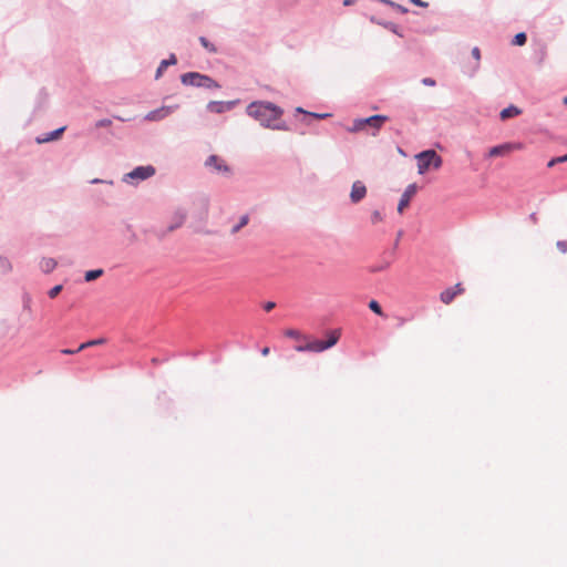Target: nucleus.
<instances>
[{
    "instance_id": "1",
    "label": "nucleus",
    "mask_w": 567,
    "mask_h": 567,
    "mask_svg": "<svg viewBox=\"0 0 567 567\" xmlns=\"http://www.w3.org/2000/svg\"><path fill=\"white\" fill-rule=\"evenodd\" d=\"M248 116L255 118L261 126L270 130L287 131L288 126L285 122L277 121L282 116L284 111L271 102L255 101L246 107Z\"/></svg>"
},
{
    "instance_id": "2",
    "label": "nucleus",
    "mask_w": 567,
    "mask_h": 567,
    "mask_svg": "<svg viewBox=\"0 0 567 567\" xmlns=\"http://www.w3.org/2000/svg\"><path fill=\"white\" fill-rule=\"evenodd\" d=\"M181 82L184 85L203 87L207 90L220 89V84L213 78L199 72H187L181 75Z\"/></svg>"
},
{
    "instance_id": "3",
    "label": "nucleus",
    "mask_w": 567,
    "mask_h": 567,
    "mask_svg": "<svg viewBox=\"0 0 567 567\" xmlns=\"http://www.w3.org/2000/svg\"><path fill=\"white\" fill-rule=\"evenodd\" d=\"M340 338L339 330H333L329 333L327 340H313L306 344H299L296 347L298 352H322L337 344Z\"/></svg>"
},
{
    "instance_id": "4",
    "label": "nucleus",
    "mask_w": 567,
    "mask_h": 567,
    "mask_svg": "<svg viewBox=\"0 0 567 567\" xmlns=\"http://www.w3.org/2000/svg\"><path fill=\"white\" fill-rule=\"evenodd\" d=\"M415 158L417 161V172L421 175L427 172L431 166L440 168L443 162L442 157L434 150L423 151Z\"/></svg>"
},
{
    "instance_id": "5",
    "label": "nucleus",
    "mask_w": 567,
    "mask_h": 567,
    "mask_svg": "<svg viewBox=\"0 0 567 567\" xmlns=\"http://www.w3.org/2000/svg\"><path fill=\"white\" fill-rule=\"evenodd\" d=\"M155 174L156 168L153 165L136 166L131 172L124 174L122 181L135 185L138 182L153 177Z\"/></svg>"
},
{
    "instance_id": "6",
    "label": "nucleus",
    "mask_w": 567,
    "mask_h": 567,
    "mask_svg": "<svg viewBox=\"0 0 567 567\" xmlns=\"http://www.w3.org/2000/svg\"><path fill=\"white\" fill-rule=\"evenodd\" d=\"M178 109L177 104L174 105H163L156 110L150 111L144 116V121L147 122H159L168 117Z\"/></svg>"
},
{
    "instance_id": "7",
    "label": "nucleus",
    "mask_w": 567,
    "mask_h": 567,
    "mask_svg": "<svg viewBox=\"0 0 567 567\" xmlns=\"http://www.w3.org/2000/svg\"><path fill=\"white\" fill-rule=\"evenodd\" d=\"M205 167L223 175H229L231 173V168L218 155H209L205 161Z\"/></svg>"
},
{
    "instance_id": "8",
    "label": "nucleus",
    "mask_w": 567,
    "mask_h": 567,
    "mask_svg": "<svg viewBox=\"0 0 567 567\" xmlns=\"http://www.w3.org/2000/svg\"><path fill=\"white\" fill-rule=\"evenodd\" d=\"M238 103V100L235 101H210L206 105L208 112L221 114L228 111H231Z\"/></svg>"
},
{
    "instance_id": "9",
    "label": "nucleus",
    "mask_w": 567,
    "mask_h": 567,
    "mask_svg": "<svg viewBox=\"0 0 567 567\" xmlns=\"http://www.w3.org/2000/svg\"><path fill=\"white\" fill-rule=\"evenodd\" d=\"M388 120L389 118L386 115L375 114V115L363 118L364 127H367V126L371 127L373 130L371 135L375 136L378 134V132L380 131V128L382 127V125Z\"/></svg>"
},
{
    "instance_id": "10",
    "label": "nucleus",
    "mask_w": 567,
    "mask_h": 567,
    "mask_svg": "<svg viewBox=\"0 0 567 567\" xmlns=\"http://www.w3.org/2000/svg\"><path fill=\"white\" fill-rule=\"evenodd\" d=\"M417 186L416 184H410L403 192L401 199L398 205V212L401 214L405 207L409 206L411 198L416 194Z\"/></svg>"
},
{
    "instance_id": "11",
    "label": "nucleus",
    "mask_w": 567,
    "mask_h": 567,
    "mask_svg": "<svg viewBox=\"0 0 567 567\" xmlns=\"http://www.w3.org/2000/svg\"><path fill=\"white\" fill-rule=\"evenodd\" d=\"M367 195V187L361 181H355L352 184L350 192V199L353 204L361 202Z\"/></svg>"
},
{
    "instance_id": "12",
    "label": "nucleus",
    "mask_w": 567,
    "mask_h": 567,
    "mask_svg": "<svg viewBox=\"0 0 567 567\" xmlns=\"http://www.w3.org/2000/svg\"><path fill=\"white\" fill-rule=\"evenodd\" d=\"M187 212L184 208H177L172 217V221L167 227V231H174L175 229L179 228L184 221L186 220Z\"/></svg>"
},
{
    "instance_id": "13",
    "label": "nucleus",
    "mask_w": 567,
    "mask_h": 567,
    "mask_svg": "<svg viewBox=\"0 0 567 567\" xmlns=\"http://www.w3.org/2000/svg\"><path fill=\"white\" fill-rule=\"evenodd\" d=\"M66 130V126H61L52 132H49V133H45V134H42L40 136H37L35 137V143L37 144H44V143H49V142H52V141H56L59 140L62 134L64 133V131Z\"/></svg>"
},
{
    "instance_id": "14",
    "label": "nucleus",
    "mask_w": 567,
    "mask_h": 567,
    "mask_svg": "<svg viewBox=\"0 0 567 567\" xmlns=\"http://www.w3.org/2000/svg\"><path fill=\"white\" fill-rule=\"evenodd\" d=\"M516 147L513 143H504L501 145H496L489 148L487 156L488 157H496V156H503L514 150Z\"/></svg>"
},
{
    "instance_id": "15",
    "label": "nucleus",
    "mask_w": 567,
    "mask_h": 567,
    "mask_svg": "<svg viewBox=\"0 0 567 567\" xmlns=\"http://www.w3.org/2000/svg\"><path fill=\"white\" fill-rule=\"evenodd\" d=\"M58 266V262L54 258L43 257L39 262V268L43 274L52 272Z\"/></svg>"
},
{
    "instance_id": "16",
    "label": "nucleus",
    "mask_w": 567,
    "mask_h": 567,
    "mask_svg": "<svg viewBox=\"0 0 567 567\" xmlns=\"http://www.w3.org/2000/svg\"><path fill=\"white\" fill-rule=\"evenodd\" d=\"M177 63V59L175 56V54H171L168 59H165V60H162L157 70H156V73H155V79L158 80L162 75H163V72L169 66V65H175Z\"/></svg>"
},
{
    "instance_id": "17",
    "label": "nucleus",
    "mask_w": 567,
    "mask_h": 567,
    "mask_svg": "<svg viewBox=\"0 0 567 567\" xmlns=\"http://www.w3.org/2000/svg\"><path fill=\"white\" fill-rule=\"evenodd\" d=\"M522 114V110L516 105L511 104L509 106L503 109L499 113V117L502 121H506L508 118L518 116Z\"/></svg>"
},
{
    "instance_id": "18",
    "label": "nucleus",
    "mask_w": 567,
    "mask_h": 567,
    "mask_svg": "<svg viewBox=\"0 0 567 567\" xmlns=\"http://www.w3.org/2000/svg\"><path fill=\"white\" fill-rule=\"evenodd\" d=\"M249 219L250 218L248 214L241 215L238 219V223L231 227L230 234L236 235L237 233H239L245 226L248 225Z\"/></svg>"
},
{
    "instance_id": "19",
    "label": "nucleus",
    "mask_w": 567,
    "mask_h": 567,
    "mask_svg": "<svg viewBox=\"0 0 567 567\" xmlns=\"http://www.w3.org/2000/svg\"><path fill=\"white\" fill-rule=\"evenodd\" d=\"M456 296H457V292H456V291H454V289H453V288H447V289H445L444 291H442V292H441L440 298H441V301H442L443 303L449 305V303H451V302L453 301V299H454Z\"/></svg>"
},
{
    "instance_id": "20",
    "label": "nucleus",
    "mask_w": 567,
    "mask_h": 567,
    "mask_svg": "<svg viewBox=\"0 0 567 567\" xmlns=\"http://www.w3.org/2000/svg\"><path fill=\"white\" fill-rule=\"evenodd\" d=\"M471 54H472V56H473V58L475 59V61H476V64L474 65V68H473L472 72H471V74H470V76H474V75H475V73H476V72L478 71V69H480V60H481V50H480V48H478V47H474V48L472 49V51H471Z\"/></svg>"
},
{
    "instance_id": "21",
    "label": "nucleus",
    "mask_w": 567,
    "mask_h": 567,
    "mask_svg": "<svg viewBox=\"0 0 567 567\" xmlns=\"http://www.w3.org/2000/svg\"><path fill=\"white\" fill-rule=\"evenodd\" d=\"M12 270L11 261L6 257L0 255V271L2 274H9Z\"/></svg>"
},
{
    "instance_id": "22",
    "label": "nucleus",
    "mask_w": 567,
    "mask_h": 567,
    "mask_svg": "<svg viewBox=\"0 0 567 567\" xmlns=\"http://www.w3.org/2000/svg\"><path fill=\"white\" fill-rule=\"evenodd\" d=\"M103 272H104L103 269L89 270L85 272L84 279L87 282L93 281V280L100 278L103 275Z\"/></svg>"
},
{
    "instance_id": "23",
    "label": "nucleus",
    "mask_w": 567,
    "mask_h": 567,
    "mask_svg": "<svg viewBox=\"0 0 567 567\" xmlns=\"http://www.w3.org/2000/svg\"><path fill=\"white\" fill-rule=\"evenodd\" d=\"M365 127H364V122H363V118H355L352 123V126L348 127V132L350 133H357V132H360V131H363Z\"/></svg>"
},
{
    "instance_id": "24",
    "label": "nucleus",
    "mask_w": 567,
    "mask_h": 567,
    "mask_svg": "<svg viewBox=\"0 0 567 567\" xmlns=\"http://www.w3.org/2000/svg\"><path fill=\"white\" fill-rule=\"evenodd\" d=\"M105 339L104 338H99V339H94V340H90L87 342H84L82 344H80V347L76 349V351H82L89 347H93V346H99V344H103L105 343Z\"/></svg>"
},
{
    "instance_id": "25",
    "label": "nucleus",
    "mask_w": 567,
    "mask_h": 567,
    "mask_svg": "<svg viewBox=\"0 0 567 567\" xmlns=\"http://www.w3.org/2000/svg\"><path fill=\"white\" fill-rule=\"evenodd\" d=\"M527 42V35L525 32H519L515 34V37L512 40L513 45L522 47Z\"/></svg>"
},
{
    "instance_id": "26",
    "label": "nucleus",
    "mask_w": 567,
    "mask_h": 567,
    "mask_svg": "<svg viewBox=\"0 0 567 567\" xmlns=\"http://www.w3.org/2000/svg\"><path fill=\"white\" fill-rule=\"evenodd\" d=\"M200 44L209 52V53H216L217 48L214 43H212L207 38L199 37Z\"/></svg>"
},
{
    "instance_id": "27",
    "label": "nucleus",
    "mask_w": 567,
    "mask_h": 567,
    "mask_svg": "<svg viewBox=\"0 0 567 567\" xmlns=\"http://www.w3.org/2000/svg\"><path fill=\"white\" fill-rule=\"evenodd\" d=\"M369 309L378 316H381V317L384 316L383 310L377 300H371L369 302Z\"/></svg>"
},
{
    "instance_id": "28",
    "label": "nucleus",
    "mask_w": 567,
    "mask_h": 567,
    "mask_svg": "<svg viewBox=\"0 0 567 567\" xmlns=\"http://www.w3.org/2000/svg\"><path fill=\"white\" fill-rule=\"evenodd\" d=\"M384 28L393 32L394 34H398L399 37H403V34L400 31V27L395 24L394 22H384L381 23Z\"/></svg>"
},
{
    "instance_id": "29",
    "label": "nucleus",
    "mask_w": 567,
    "mask_h": 567,
    "mask_svg": "<svg viewBox=\"0 0 567 567\" xmlns=\"http://www.w3.org/2000/svg\"><path fill=\"white\" fill-rule=\"evenodd\" d=\"M567 162V154L563 155V156H558V157H554L551 158L548 163H547V167H554L556 164H559V163H566Z\"/></svg>"
},
{
    "instance_id": "30",
    "label": "nucleus",
    "mask_w": 567,
    "mask_h": 567,
    "mask_svg": "<svg viewBox=\"0 0 567 567\" xmlns=\"http://www.w3.org/2000/svg\"><path fill=\"white\" fill-rule=\"evenodd\" d=\"M390 266V261H384L382 264L373 265L369 268L371 272H379L385 270Z\"/></svg>"
},
{
    "instance_id": "31",
    "label": "nucleus",
    "mask_w": 567,
    "mask_h": 567,
    "mask_svg": "<svg viewBox=\"0 0 567 567\" xmlns=\"http://www.w3.org/2000/svg\"><path fill=\"white\" fill-rule=\"evenodd\" d=\"M112 125V121L110 118H102L95 122L94 127L101 128V127H109Z\"/></svg>"
},
{
    "instance_id": "32",
    "label": "nucleus",
    "mask_w": 567,
    "mask_h": 567,
    "mask_svg": "<svg viewBox=\"0 0 567 567\" xmlns=\"http://www.w3.org/2000/svg\"><path fill=\"white\" fill-rule=\"evenodd\" d=\"M62 285H56L48 291V295L50 298H55L62 291Z\"/></svg>"
},
{
    "instance_id": "33",
    "label": "nucleus",
    "mask_w": 567,
    "mask_h": 567,
    "mask_svg": "<svg viewBox=\"0 0 567 567\" xmlns=\"http://www.w3.org/2000/svg\"><path fill=\"white\" fill-rule=\"evenodd\" d=\"M285 334L289 338H292V339H301L302 338V334L298 331V330H295V329H288Z\"/></svg>"
},
{
    "instance_id": "34",
    "label": "nucleus",
    "mask_w": 567,
    "mask_h": 567,
    "mask_svg": "<svg viewBox=\"0 0 567 567\" xmlns=\"http://www.w3.org/2000/svg\"><path fill=\"white\" fill-rule=\"evenodd\" d=\"M306 115L312 116L315 118L323 120L330 116L329 113H315V112H305Z\"/></svg>"
},
{
    "instance_id": "35",
    "label": "nucleus",
    "mask_w": 567,
    "mask_h": 567,
    "mask_svg": "<svg viewBox=\"0 0 567 567\" xmlns=\"http://www.w3.org/2000/svg\"><path fill=\"white\" fill-rule=\"evenodd\" d=\"M383 219L381 213L379 210H374L372 214H371V221L373 224H377L379 221H381Z\"/></svg>"
},
{
    "instance_id": "36",
    "label": "nucleus",
    "mask_w": 567,
    "mask_h": 567,
    "mask_svg": "<svg viewBox=\"0 0 567 567\" xmlns=\"http://www.w3.org/2000/svg\"><path fill=\"white\" fill-rule=\"evenodd\" d=\"M422 84L425 85V86H435L436 82L432 78H424L422 80Z\"/></svg>"
},
{
    "instance_id": "37",
    "label": "nucleus",
    "mask_w": 567,
    "mask_h": 567,
    "mask_svg": "<svg viewBox=\"0 0 567 567\" xmlns=\"http://www.w3.org/2000/svg\"><path fill=\"white\" fill-rule=\"evenodd\" d=\"M556 245H557V248H558L561 252H566V251H567V241H565V240H558Z\"/></svg>"
},
{
    "instance_id": "38",
    "label": "nucleus",
    "mask_w": 567,
    "mask_h": 567,
    "mask_svg": "<svg viewBox=\"0 0 567 567\" xmlns=\"http://www.w3.org/2000/svg\"><path fill=\"white\" fill-rule=\"evenodd\" d=\"M276 307V303L274 301H267L264 303V309L266 311H271Z\"/></svg>"
},
{
    "instance_id": "39",
    "label": "nucleus",
    "mask_w": 567,
    "mask_h": 567,
    "mask_svg": "<svg viewBox=\"0 0 567 567\" xmlns=\"http://www.w3.org/2000/svg\"><path fill=\"white\" fill-rule=\"evenodd\" d=\"M30 305H31V299L29 296H24V299H23V308L25 310H30Z\"/></svg>"
},
{
    "instance_id": "40",
    "label": "nucleus",
    "mask_w": 567,
    "mask_h": 567,
    "mask_svg": "<svg viewBox=\"0 0 567 567\" xmlns=\"http://www.w3.org/2000/svg\"><path fill=\"white\" fill-rule=\"evenodd\" d=\"M410 1H411L412 3H414V4L419 6V7H423V8L427 7V3H426V2H424V1H422V0H410Z\"/></svg>"
},
{
    "instance_id": "41",
    "label": "nucleus",
    "mask_w": 567,
    "mask_h": 567,
    "mask_svg": "<svg viewBox=\"0 0 567 567\" xmlns=\"http://www.w3.org/2000/svg\"><path fill=\"white\" fill-rule=\"evenodd\" d=\"M92 184H100V183H106V181H103V179H100V178H94L91 181ZM107 184H113L112 181H109Z\"/></svg>"
},
{
    "instance_id": "42",
    "label": "nucleus",
    "mask_w": 567,
    "mask_h": 567,
    "mask_svg": "<svg viewBox=\"0 0 567 567\" xmlns=\"http://www.w3.org/2000/svg\"><path fill=\"white\" fill-rule=\"evenodd\" d=\"M79 351L75 350H72V349H63L62 350V353L63 354H74V353H78Z\"/></svg>"
},
{
    "instance_id": "43",
    "label": "nucleus",
    "mask_w": 567,
    "mask_h": 567,
    "mask_svg": "<svg viewBox=\"0 0 567 567\" xmlns=\"http://www.w3.org/2000/svg\"><path fill=\"white\" fill-rule=\"evenodd\" d=\"M402 235H403V231H402V230H400V231L398 233L396 240H395V243H394V249L398 247L399 241H400V238L402 237Z\"/></svg>"
},
{
    "instance_id": "44",
    "label": "nucleus",
    "mask_w": 567,
    "mask_h": 567,
    "mask_svg": "<svg viewBox=\"0 0 567 567\" xmlns=\"http://www.w3.org/2000/svg\"><path fill=\"white\" fill-rule=\"evenodd\" d=\"M453 289H454V291H456V292H457V295H458V293H461V292L463 291V289H462V287H461V284H456V285H455V287H454Z\"/></svg>"
},
{
    "instance_id": "45",
    "label": "nucleus",
    "mask_w": 567,
    "mask_h": 567,
    "mask_svg": "<svg viewBox=\"0 0 567 567\" xmlns=\"http://www.w3.org/2000/svg\"><path fill=\"white\" fill-rule=\"evenodd\" d=\"M269 353V348L268 347H265L262 350H261V354L262 355H267Z\"/></svg>"
},
{
    "instance_id": "46",
    "label": "nucleus",
    "mask_w": 567,
    "mask_h": 567,
    "mask_svg": "<svg viewBox=\"0 0 567 567\" xmlns=\"http://www.w3.org/2000/svg\"><path fill=\"white\" fill-rule=\"evenodd\" d=\"M396 8L401 11V12H406L408 9H405L404 7L398 4Z\"/></svg>"
},
{
    "instance_id": "47",
    "label": "nucleus",
    "mask_w": 567,
    "mask_h": 567,
    "mask_svg": "<svg viewBox=\"0 0 567 567\" xmlns=\"http://www.w3.org/2000/svg\"><path fill=\"white\" fill-rule=\"evenodd\" d=\"M296 112L305 114V112H307V111L299 106L296 109Z\"/></svg>"
},
{
    "instance_id": "48",
    "label": "nucleus",
    "mask_w": 567,
    "mask_h": 567,
    "mask_svg": "<svg viewBox=\"0 0 567 567\" xmlns=\"http://www.w3.org/2000/svg\"><path fill=\"white\" fill-rule=\"evenodd\" d=\"M352 2H353V0H344V1H343V4H344V6H350V4H352Z\"/></svg>"
},
{
    "instance_id": "49",
    "label": "nucleus",
    "mask_w": 567,
    "mask_h": 567,
    "mask_svg": "<svg viewBox=\"0 0 567 567\" xmlns=\"http://www.w3.org/2000/svg\"><path fill=\"white\" fill-rule=\"evenodd\" d=\"M114 117H115L116 120H118V121H122V122L127 121V118H124V117H121V116H114Z\"/></svg>"
},
{
    "instance_id": "50",
    "label": "nucleus",
    "mask_w": 567,
    "mask_h": 567,
    "mask_svg": "<svg viewBox=\"0 0 567 567\" xmlns=\"http://www.w3.org/2000/svg\"><path fill=\"white\" fill-rule=\"evenodd\" d=\"M564 104L567 105V95L563 100Z\"/></svg>"
},
{
    "instance_id": "51",
    "label": "nucleus",
    "mask_w": 567,
    "mask_h": 567,
    "mask_svg": "<svg viewBox=\"0 0 567 567\" xmlns=\"http://www.w3.org/2000/svg\"><path fill=\"white\" fill-rule=\"evenodd\" d=\"M530 218H532V219H535V213H533V214L530 215Z\"/></svg>"
}]
</instances>
